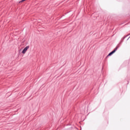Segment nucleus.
Returning a JSON list of instances; mask_svg holds the SVG:
<instances>
[{
  "instance_id": "nucleus-1",
  "label": "nucleus",
  "mask_w": 130,
  "mask_h": 130,
  "mask_svg": "<svg viewBox=\"0 0 130 130\" xmlns=\"http://www.w3.org/2000/svg\"><path fill=\"white\" fill-rule=\"evenodd\" d=\"M117 49H118V46H117L114 50H113L112 52H111L107 56H110L111 55H112V54H113V53H114V52H115V51H116V50H117Z\"/></svg>"
},
{
  "instance_id": "nucleus-2",
  "label": "nucleus",
  "mask_w": 130,
  "mask_h": 130,
  "mask_svg": "<svg viewBox=\"0 0 130 130\" xmlns=\"http://www.w3.org/2000/svg\"><path fill=\"white\" fill-rule=\"evenodd\" d=\"M28 49H29V46H26L22 51V53H23V54H25V53H26V51H27V50H28Z\"/></svg>"
},
{
  "instance_id": "nucleus-3",
  "label": "nucleus",
  "mask_w": 130,
  "mask_h": 130,
  "mask_svg": "<svg viewBox=\"0 0 130 130\" xmlns=\"http://www.w3.org/2000/svg\"><path fill=\"white\" fill-rule=\"evenodd\" d=\"M128 35H127V36L124 37L123 38V40H124V39H125V38H126V37H127V36H128Z\"/></svg>"
},
{
  "instance_id": "nucleus-4",
  "label": "nucleus",
  "mask_w": 130,
  "mask_h": 130,
  "mask_svg": "<svg viewBox=\"0 0 130 130\" xmlns=\"http://www.w3.org/2000/svg\"><path fill=\"white\" fill-rule=\"evenodd\" d=\"M26 0H21L19 3H23V2H25Z\"/></svg>"
},
{
  "instance_id": "nucleus-5",
  "label": "nucleus",
  "mask_w": 130,
  "mask_h": 130,
  "mask_svg": "<svg viewBox=\"0 0 130 130\" xmlns=\"http://www.w3.org/2000/svg\"><path fill=\"white\" fill-rule=\"evenodd\" d=\"M129 38H130V37L127 39V40H128V39H129Z\"/></svg>"
}]
</instances>
